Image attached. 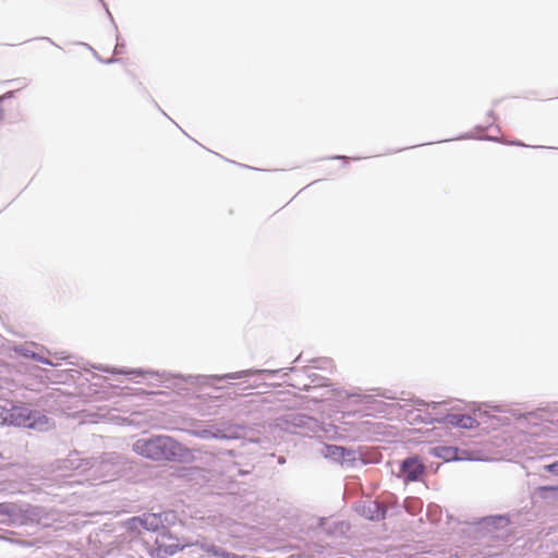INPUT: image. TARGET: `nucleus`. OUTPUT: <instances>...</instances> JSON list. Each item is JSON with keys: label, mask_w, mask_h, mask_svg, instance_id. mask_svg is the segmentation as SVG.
Returning a JSON list of instances; mask_svg holds the SVG:
<instances>
[{"label": "nucleus", "mask_w": 558, "mask_h": 558, "mask_svg": "<svg viewBox=\"0 0 558 558\" xmlns=\"http://www.w3.org/2000/svg\"><path fill=\"white\" fill-rule=\"evenodd\" d=\"M128 529L133 532L141 533L143 529L141 517H133L125 522Z\"/></svg>", "instance_id": "obj_9"}, {"label": "nucleus", "mask_w": 558, "mask_h": 558, "mask_svg": "<svg viewBox=\"0 0 558 558\" xmlns=\"http://www.w3.org/2000/svg\"><path fill=\"white\" fill-rule=\"evenodd\" d=\"M155 545L157 556L167 557L184 549L189 543L173 536L169 531H163L156 537Z\"/></svg>", "instance_id": "obj_3"}, {"label": "nucleus", "mask_w": 558, "mask_h": 558, "mask_svg": "<svg viewBox=\"0 0 558 558\" xmlns=\"http://www.w3.org/2000/svg\"><path fill=\"white\" fill-rule=\"evenodd\" d=\"M4 420L12 425L27 428H43L49 423L45 414L27 407H13L8 411Z\"/></svg>", "instance_id": "obj_2"}, {"label": "nucleus", "mask_w": 558, "mask_h": 558, "mask_svg": "<svg viewBox=\"0 0 558 558\" xmlns=\"http://www.w3.org/2000/svg\"><path fill=\"white\" fill-rule=\"evenodd\" d=\"M2 458V453L0 452V459Z\"/></svg>", "instance_id": "obj_12"}, {"label": "nucleus", "mask_w": 558, "mask_h": 558, "mask_svg": "<svg viewBox=\"0 0 558 558\" xmlns=\"http://www.w3.org/2000/svg\"><path fill=\"white\" fill-rule=\"evenodd\" d=\"M197 435L201 437H207L209 435V433L207 430H204L202 433H198Z\"/></svg>", "instance_id": "obj_11"}, {"label": "nucleus", "mask_w": 558, "mask_h": 558, "mask_svg": "<svg viewBox=\"0 0 558 558\" xmlns=\"http://www.w3.org/2000/svg\"><path fill=\"white\" fill-rule=\"evenodd\" d=\"M424 470L425 466L417 458H409L402 463V472L410 482L417 481Z\"/></svg>", "instance_id": "obj_5"}, {"label": "nucleus", "mask_w": 558, "mask_h": 558, "mask_svg": "<svg viewBox=\"0 0 558 558\" xmlns=\"http://www.w3.org/2000/svg\"><path fill=\"white\" fill-rule=\"evenodd\" d=\"M434 453L437 457H439L446 461L457 459V449L452 448V447H446V446L436 447L434 449Z\"/></svg>", "instance_id": "obj_7"}, {"label": "nucleus", "mask_w": 558, "mask_h": 558, "mask_svg": "<svg viewBox=\"0 0 558 558\" xmlns=\"http://www.w3.org/2000/svg\"><path fill=\"white\" fill-rule=\"evenodd\" d=\"M207 553L219 558H243L235 554L223 551L216 546H210L209 548H207Z\"/></svg>", "instance_id": "obj_8"}, {"label": "nucleus", "mask_w": 558, "mask_h": 558, "mask_svg": "<svg viewBox=\"0 0 558 558\" xmlns=\"http://www.w3.org/2000/svg\"><path fill=\"white\" fill-rule=\"evenodd\" d=\"M444 422L447 425H450V426H453L457 428H465V429H473L478 425L477 421L473 416H471L469 414H463V413L447 414L444 417Z\"/></svg>", "instance_id": "obj_4"}, {"label": "nucleus", "mask_w": 558, "mask_h": 558, "mask_svg": "<svg viewBox=\"0 0 558 558\" xmlns=\"http://www.w3.org/2000/svg\"><path fill=\"white\" fill-rule=\"evenodd\" d=\"M547 470L553 472V473H557L558 474V462H555V463L548 465Z\"/></svg>", "instance_id": "obj_10"}, {"label": "nucleus", "mask_w": 558, "mask_h": 558, "mask_svg": "<svg viewBox=\"0 0 558 558\" xmlns=\"http://www.w3.org/2000/svg\"><path fill=\"white\" fill-rule=\"evenodd\" d=\"M134 451L151 460H181L189 456V450L169 436H155L149 439H138L133 445Z\"/></svg>", "instance_id": "obj_1"}, {"label": "nucleus", "mask_w": 558, "mask_h": 558, "mask_svg": "<svg viewBox=\"0 0 558 558\" xmlns=\"http://www.w3.org/2000/svg\"><path fill=\"white\" fill-rule=\"evenodd\" d=\"M143 529L147 531H158L163 526L161 514L146 513L141 517Z\"/></svg>", "instance_id": "obj_6"}]
</instances>
